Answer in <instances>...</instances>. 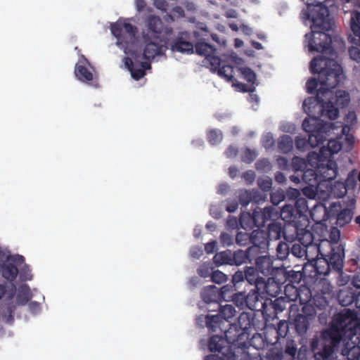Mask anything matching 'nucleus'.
Masks as SVG:
<instances>
[{"label": "nucleus", "mask_w": 360, "mask_h": 360, "mask_svg": "<svg viewBox=\"0 0 360 360\" xmlns=\"http://www.w3.org/2000/svg\"><path fill=\"white\" fill-rule=\"evenodd\" d=\"M356 314L354 310L344 309L335 313L328 326L321 331V339L325 341L322 351L314 353L312 360H330L335 351L346 338L356 333Z\"/></svg>", "instance_id": "f257e3e1"}, {"label": "nucleus", "mask_w": 360, "mask_h": 360, "mask_svg": "<svg viewBox=\"0 0 360 360\" xmlns=\"http://www.w3.org/2000/svg\"><path fill=\"white\" fill-rule=\"evenodd\" d=\"M307 9L302 11V15L305 20L312 22L311 32L305 34L309 50L323 53L331 47V36L326 32L333 30L334 19L323 3L315 1L313 4H307Z\"/></svg>", "instance_id": "f03ea898"}, {"label": "nucleus", "mask_w": 360, "mask_h": 360, "mask_svg": "<svg viewBox=\"0 0 360 360\" xmlns=\"http://www.w3.org/2000/svg\"><path fill=\"white\" fill-rule=\"evenodd\" d=\"M349 101L350 96L347 91H333L323 86L318 89L316 97L304 99L303 109L310 115L314 114L318 108L321 117L333 120L338 117L340 110L347 106Z\"/></svg>", "instance_id": "7ed1b4c3"}, {"label": "nucleus", "mask_w": 360, "mask_h": 360, "mask_svg": "<svg viewBox=\"0 0 360 360\" xmlns=\"http://www.w3.org/2000/svg\"><path fill=\"white\" fill-rule=\"evenodd\" d=\"M309 69L312 74L319 75L318 79L311 77L306 83L307 91L311 94L317 91L319 84L333 91L340 82L343 74L341 65L336 60L322 56L311 60Z\"/></svg>", "instance_id": "20e7f679"}, {"label": "nucleus", "mask_w": 360, "mask_h": 360, "mask_svg": "<svg viewBox=\"0 0 360 360\" xmlns=\"http://www.w3.org/2000/svg\"><path fill=\"white\" fill-rule=\"evenodd\" d=\"M195 53L205 57L203 62L209 65L212 72H217L220 77L227 82H233V67L222 63L221 58L216 55L217 49L213 46L203 41H198L195 44Z\"/></svg>", "instance_id": "39448f33"}, {"label": "nucleus", "mask_w": 360, "mask_h": 360, "mask_svg": "<svg viewBox=\"0 0 360 360\" xmlns=\"http://www.w3.org/2000/svg\"><path fill=\"white\" fill-rule=\"evenodd\" d=\"M341 255L342 257H345L344 247L340 244L336 243L335 245L331 246L328 258L315 259L313 257V259H311L310 262H314L311 266L314 269L315 276H327L332 273L333 271L332 257L337 258L336 256H341ZM333 260L336 261L335 259Z\"/></svg>", "instance_id": "423d86ee"}, {"label": "nucleus", "mask_w": 360, "mask_h": 360, "mask_svg": "<svg viewBox=\"0 0 360 360\" xmlns=\"http://www.w3.org/2000/svg\"><path fill=\"white\" fill-rule=\"evenodd\" d=\"M317 315V311L311 304H304L301 310V313H298L295 316L290 324L295 328L296 333L301 337L304 336L309 330L311 322Z\"/></svg>", "instance_id": "0eeeda50"}, {"label": "nucleus", "mask_w": 360, "mask_h": 360, "mask_svg": "<svg viewBox=\"0 0 360 360\" xmlns=\"http://www.w3.org/2000/svg\"><path fill=\"white\" fill-rule=\"evenodd\" d=\"M308 162L310 166H317L321 183L324 181H330L334 180L338 175V165L333 159L321 157V158H315L313 160L309 158V153L307 155Z\"/></svg>", "instance_id": "6e6552de"}, {"label": "nucleus", "mask_w": 360, "mask_h": 360, "mask_svg": "<svg viewBox=\"0 0 360 360\" xmlns=\"http://www.w3.org/2000/svg\"><path fill=\"white\" fill-rule=\"evenodd\" d=\"M224 333V340L228 342L229 346H234L238 344H242L250 340V333L243 332L238 326L233 323H227L221 330Z\"/></svg>", "instance_id": "1a4fd4ad"}, {"label": "nucleus", "mask_w": 360, "mask_h": 360, "mask_svg": "<svg viewBox=\"0 0 360 360\" xmlns=\"http://www.w3.org/2000/svg\"><path fill=\"white\" fill-rule=\"evenodd\" d=\"M234 323L243 332L250 333V335L252 329L261 330L264 325L257 319L255 312H242Z\"/></svg>", "instance_id": "9d476101"}, {"label": "nucleus", "mask_w": 360, "mask_h": 360, "mask_svg": "<svg viewBox=\"0 0 360 360\" xmlns=\"http://www.w3.org/2000/svg\"><path fill=\"white\" fill-rule=\"evenodd\" d=\"M259 271L253 266H247L245 269V278L250 284L255 285V288L262 292L269 293V283L270 278L266 280L259 275Z\"/></svg>", "instance_id": "9b49d317"}, {"label": "nucleus", "mask_w": 360, "mask_h": 360, "mask_svg": "<svg viewBox=\"0 0 360 360\" xmlns=\"http://www.w3.org/2000/svg\"><path fill=\"white\" fill-rule=\"evenodd\" d=\"M349 24L354 35L359 37V45L349 48V53L352 60L360 63V11L352 12Z\"/></svg>", "instance_id": "f8f14e48"}, {"label": "nucleus", "mask_w": 360, "mask_h": 360, "mask_svg": "<svg viewBox=\"0 0 360 360\" xmlns=\"http://www.w3.org/2000/svg\"><path fill=\"white\" fill-rule=\"evenodd\" d=\"M337 139L328 140L327 146H323L319 149V152H309V158L314 160L315 158H326L333 159V155L338 153L342 149V143L338 139H342L343 136H336Z\"/></svg>", "instance_id": "ddd939ff"}, {"label": "nucleus", "mask_w": 360, "mask_h": 360, "mask_svg": "<svg viewBox=\"0 0 360 360\" xmlns=\"http://www.w3.org/2000/svg\"><path fill=\"white\" fill-rule=\"evenodd\" d=\"M281 219L287 224H292L295 229L304 226V220L300 218L302 215L299 211L292 205H285L280 212Z\"/></svg>", "instance_id": "4468645a"}, {"label": "nucleus", "mask_w": 360, "mask_h": 360, "mask_svg": "<svg viewBox=\"0 0 360 360\" xmlns=\"http://www.w3.org/2000/svg\"><path fill=\"white\" fill-rule=\"evenodd\" d=\"M278 212L271 206L265 207L263 210L259 211L256 209L252 213L251 219L253 221L256 226L259 227L265 224L269 220H273L277 218Z\"/></svg>", "instance_id": "2eb2a0df"}, {"label": "nucleus", "mask_w": 360, "mask_h": 360, "mask_svg": "<svg viewBox=\"0 0 360 360\" xmlns=\"http://www.w3.org/2000/svg\"><path fill=\"white\" fill-rule=\"evenodd\" d=\"M194 48L195 49V44L193 45L191 41L190 34L187 32H180L172 45L173 51L187 54L193 53Z\"/></svg>", "instance_id": "dca6fc26"}, {"label": "nucleus", "mask_w": 360, "mask_h": 360, "mask_svg": "<svg viewBox=\"0 0 360 360\" xmlns=\"http://www.w3.org/2000/svg\"><path fill=\"white\" fill-rule=\"evenodd\" d=\"M315 250L316 252V257L319 256V255H321L322 256H326L322 254L320 250V246L318 245H302V243H295L290 248V253L295 257L300 259H304L307 260L308 262L313 259V257H310L309 252Z\"/></svg>", "instance_id": "f3484780"}, {"label": "nucleus", "mask_w": 360, "mask_h": 360, "mask_svg": "<svg viewBox=\"0 0 360 360\" xmlns=\"http://www.w3.org/2000/svg\"><path fill=\"white\" fill-rule=\"evenodd\" d=\"M250 340L234 346H229V351L226 355L228 360H252L248 349Z\"/></svg>", "instance_id": "a211bd4d"}, {"label": "nucleus", "mask_w": 360, "mask_h": 360, "mask_svg": "<svg viewBox=\"0 0 360 360\" xmlns=\"http://www.w3.org/2000/svg\"><path fill=\"white\" fill-rule=\"evenodd\" d=\"M151 38L148 34L143 32V39L146 44L143 52V57L148 60L153 59L158 55H161L163 51V46L159 43L153 41Z\"/></svg>", "instance_id": "6ab92c4d"}, {"label": "nucleus", "mask_w": 360, "mask_h": 360, "mask_svg": "<svg viewBox=\"0 0 360 360\" xmlns=\"http://www.w3.org/2000/svg\"><path fill=\"white\" fill-rule=\"evenodd\" d=\"M124 63L126 68L130 72L131 77L136 81L145 76V71L146 70L151 68L150 62L140 63L139 65L135 66L130 57H125L124 58Z\"/></svg>", "instance_id": "aec40b11"}, {"label": "nucleus", "mask_w": 360, "mask_h": 360, "mask_svg": "<svg viewBox=\"0 0 360 360\" xmlns=\"http://www.w3.org/2000/svg\"><path fill=\"white\" fill-rule=\"evenodd\" d=\"M302 129L308 135H314V133L321 134L326 132V123L321 119L312 116L305 118L302 122Z\"/></svg>", "instance_id": "412c9836"}, {"label": "nucleus", "mask_w": 360, "mask_h": 360, "mask_svg": "<svg viewBox=\"0 0 360 360\" xmlns=\"http://www.w3.org/2000/svg\"><path fill=\"white\" fill-rule=\"evenodd\" d=\"M336 257L337 258H335L336 259L335 262L333 260L334 257H332V264H333V271L332 274L335 275L336 283L339 286H343L349 283L351 278L350 276L343 271L345 257H342V255Z\"/></svg>", "instance_id": "4be33fe9"}, {"label": "nucleus", "mask_w": 360, "mask_h": 360, "mask_svg": "<svg viewBox=\"0 0 360 360\" xmlns=\"http://www.w3.org/2000/svg\"><path fill=\"white\" fill-rule=\"evenodd\" d=\"M326 136H296L295 146L300 151L319 146L326 141Z\"/></svg>", "instance_id": "5701e85b"}, {"label": "nucleus", "mask_w": 360, "mask_h": 360, "mask_svg": "<svg viewBox=\"0 0 360 360\" xmlns=\"http://www.w3.org/2000/svg\"><path fill=\"white\" fill-rule=\"evenodd\" d=\"M238 198L241 205L245 207L251 202L259 203L261 201H264L266 195L255 189L244 190L240 192Z\"/></svg>", "instance_id": "b1692460"}, {"label": "nucleus", "mask_w": 360, "mask_h": 360, "mask_svg": "<svg viewBox=\"0 0 360 360\" xmlns=\"http://www.w3.org/2000/svg\"><path fill=\"white\" fill-rule=\"evenodd\" d=\"M264 293L266 292H262L256 288L251 290L246 295L247 307L252 311H259L262 308L263 302L266 299L262 295Z\"/></svg>", "instance_id": "393cba45"}, {"label": "nucleus", "mask_w": 360, "mask_h": 360, "mask_svg": "<svg viewBox=\"0 0 360 360\" xmlns=\"http://www.w3.org/2000/svg\"><path fill=\"white\" fill-rule=\"evenodd\" d=\"M208 348L212 352H217L226 356L229 351V345L222 336L214 335L209 339Z\"/></svg>", "instance_id": "a878e982"}, {"label": "nucleus", "mask_w": 360, "mask_h": 360, "mask_svg": "<svg viewBox=\"0 0 360 360\" xmlns=\"http://www.w3.org/2000/svg\"><path fill=\"white\" fill-rule=\"evenodd\" d=\"M147 33L153 39H158L162 31V22L157 15H149L146 19Z\"/></svg>", "instance_id": "bb28decb"}, {"label": "nucleus", "mask_w": 360, "mask_h": 360, "mask_svg": "<svg viewBox=\"0 0 360 360\" xmlns=\"http://www.w3.org/2000/svg\"><path fill=\"white\" fill-rule=\"evenodd\" d=\"M255 268L264 276L273 275L276 268L273 266V259L269 255L259 256L256 258Z\"/></svg>", "instance_id": "cd10ccee"}, {"label": "nucleus", "mask_w": 360, "mask_h": 360, "mask_svg": "<svg viewBox=\"0 0 360 360\" xmlns=\"http://www.w3.org/2000/svg\"><path fill=\"white\" fill-rule=\"evenodd\" d=\"M200 296L202 300L207 304L215 303L218 306L223 301L219 293V289L215 285L205 287L200 292Z\"/></svg>", "instance_id": "c85d7f7f"}, {"label": "nucleus", "mask_w": 360, "mask_h": 360, "mask_svg": "<svg viewBox=\"0 0 360 360\" xmlns=\"http://www.w3.org/2000/svg\"><path fill=\"white\" fill-rule=\"evenodd\" d=\"M251 243L258 246L262 251H267L269 245V240L266 231L263 230H254L252 232Z\"/></svg>", "instance_id": "c756f323"}, {"label": "nucleus", "mask_w": 360, "mask_h": 360, "mask_svg": "<svg viewBox=\"0 0 360 360\" xmlns=\"http://www.w3.org/2000/svg\"><path fill=\"white\" fill-rule=\"evenodd\" d=\"M314 169L306 168L301 174L302 181L310 186H319L321 183L319 179V174L317 172V166H311Z\"/></svg>", "instance_id": "7c9ffc66"}, {"label": "nucleus", "mask_w": 360, "mask_h": 360, "mask_svg": "<svg viewBox=\"0 0 360 360\" xmlns=\"http://www.w3.org/2000/svg\"><path fill=\"white\" fill-rule=\"evenodd\" d=\"M206 326L212 331L217 332L218 329L221 331L224 330L226 321L223 320L221 316L219 314L216 315H207L205 316Z\"/></svg>", "instance_id": "2f4dec72"}, {"label": "nucleus", "mask_w": 360, "mask_h": 360, "mask_svg": "<svg viewBox=\"0 0 360 360\" xmlns=\"http://www.w3.org/2000/svg\"><path fill=\"white\" fill-rule=\"evenodd\" d=\"M268 234L269 240H279L281 236H285L284 228L281 223L277 221H273L268 226Z\"/></svg>", "instance_id": "473e14b6"}, {"label": "nucleus", "mask_w": 360, "mask_h": 360, "mask_svg": "<svg viewBox=\"0 0 360 360\" xmlns=\"http://www.w3.org/2000/svg\"><path fill=\"white\" fill-rule=\"evenodd\" d=\"M295 229L296 238L302 245H317L313 243V236L311 231L306 229L298 227Z\"/></svg>", "instance_id": "72a5a7b5"}, {"label": "nucleus", "mask_w": 360, "mask_h": 360, "mask_svg": "<svg viewBox=\"0 0 360 360\" xmlns=\"http://www.w3.org/2000/svg\"><path fill=\"white\" fill-rule=\"evenodd\" d=\"M311 217L316 223L326 221L328 219V210L326 207L322 204L316 205L311 212Z\"/></svg>", "instance_id": "f704fd0d"}, {"label": "nucleus", "mask_w": 360, "mask_h": 360, "mask_svg": "<svg viewBox=\"0 0 360 360\" xmlns=\"http://www.w3.org/2000/svg\"><path fill=\"white\" fill-rule=\"evenodd\" d=\"M266 321L274 320L277 318V313L271 305V299L266 298L262 304V308L259 309Z\"/></svg>", "instance_id": "c9c22d12"}, {"label": "nucleus", "mask_w": 360, "mask_h": 360, "mask_svg": "<svg viewBox=\"0 0 360 360\" xmlns=\"http://www.w3.org/2000/svg\"><path fill=\"white\" fill-rule=\"evenodd\" d=\"M338 300L344 307L355 304V292L352 289L342 290L338 295Z\"/></svg>", "instance_id": "e433bc0d"}, {"label": "nucleus", "mask_w": 360, "mask_h": 360, "mask_svg": "<svg viewBox=\"0 0 360 360\" xmlns=\"http://www.w3.org/2000/svg\"><path fill=\"white\" fill-rule=\"evenodd\" d=\"M75 74L77 78L82 82H89L94 79L93 74L84 65H76Z\"/></svg>", "instance_id": "4c0bfd02"}, {"label": "nucleus", "mask_w": 360, "mask_h": 360, "mask_svg": "<svg viewBox=\"0 0 360 360\" xmlns=\"http://www.w3.org/2000/svg\"><path fill=\"white\" fill-rule=\"evenodd\" d=\"M345 124H341L342 127L341 134L340 135H350L349 132L352 128V126L356 122V116L354 112H349L345 117Z\"/></svg>", "instance_id": "58836bf2"}, {"label": "nucleus", "mask_w": 360, "mask_h": 360, "mask_svg": "<svg viewBox=\"0 0 360 360\" xmlns=\"http://www.w3.org/2000/svg\"><path fill=\"white\" fill-rule=\"evenodd\" d=\"M1 273L6 279L13 281L18 276V269L13 263L4 264L1 266Z\"/></svg>", "instance_id": "ea45409f"}, {"label": "nucleus", "mask_w": 360, "mask_h": 360, "mask_svg": "<svg viewBox=\"0 0 360 360\" xmlns=\"http://www.w3.org/2000/svg\"><path fill=\"white\" fill-rule=\"evenodd\" d=\"M32 296L30 294V290L27 285H22L19 290L18 292L16 295V302L18 305H25L29 300L31 299Z\"/></svg>", "instance_id": "a19ab883"}, {"label": "nucleus", "mask_w": 360, "mask_h": 360, "mask_svg": "<svg viewBox=\"0 0 360 360\" xmlns=\"http://www.w3.org/2000/svg\"><path fill=\"white\" fill-rule=\"evenodd\" d=\"M278 151L287 154L293 148V140L292 136H280L278 141Z\"/></svg>", "instance_id": "79ce46f5"}, {"label": "nucleus", "mask_w": 360, "mask_h": 360, "mask_svg": "<svg viewBox=\"0 0 360 360\" xmlns=\"http://www.w3.org/2000/svg\"><path fill=\"white\" fill-rule=\"evenodd\" d=\"M213 260L217 266L223 264L232 265L231 251L226 250L216 253Z\"/></svg>", "instance_id": "37998d69"}, {"label": "nucleus", "mask_w": 360, "mask_h": 360, "mask_svg": "<svg viewBox=\"0 0 360 360\" xmlns=\"http://www.w3.org/2000/svg\"><path fill=\"white\" fill-rule=\"evenodd\" d=\"M219 315L221 316L223 320L227 323H230L229 319H232L236 313L235 307L231 304H225L224 306L219 304L218 306Z\"/></svg>", "instance_id": "c03bdc74"}, {"label": "nucleus", "mask_w": 360, "mask_h": 360, "mask_svg": "<svg viewBox=\"0 0 360 360\" xmlns=\"http://www.w3.org/2000/svg\"><path fill=\"white\" fill-rule=\"evenodd\" d=\"M354 212L352 208H345L342 210L337 217V224L344 226L349 223L353 217Z\"/></svg>", "instance_id": "a18cd8bd"}, {"label": "nucleus", "mask_w": 360, "mask_h": 360, "mask_svg": "<svg viewBox=\"0 0 360 360\" xmlns=\"http://www.w3.org/2000/svg\"><path fill=\"white\" fill-rule=\"evenodd\" d=\"M232 265L239 266L244 263L249 262V258L245 250H238L231 252Z\"/></svg>", "instance_id": "49530a36"}, {"label": "nucleus", "mask_w": 360, "mask_h": 360, "mask_svg": "<svg viewBox=\"0 0 360 360\" xmlns=\"http://www.w3.org/2000/svg\"><path fill=\"white\" fill-rule=\"evenodd\" d=\"M293 207H296L297 211H299V214L302 215L300 218L304 220V223H308L307 216L306 214L308 207L306 199L300 197L295 201Z\"/></svg>", "instance_id": "de8ad7c7"}, {"label": "nucleus", "mask_w": 360, "mask_h": 360, "mask_svg": "<svg viewBox=\"0 0 360 360\" xmlns=\"http://www.w3.org/2000/svg\"><path fill=\"white\" fill-rule=\"evenodd\" d=\"M236 291V286L233 283H229L222 286L219 289V293L223 301H228L235 294Z\"/></svg>", "instance_id": "09e8293b"}, {"label": "nucleus", "mask_w": 360, "mask_h": 360, "mask_svg": "<svg viewBox=\"0 0 360 360\" xmlns=\"http://www.w3.org/2000/svg\"><path fill=\"white\" fill-rule=\"evenodd\" d=\"M308 165H309L308 160L306 161L304 159L297 156L292 158L291 162V166L295 173L301 174L307 167Z\"/></svg>", "instance_id": "8fccbe9b"}, {"label": "nucleus", "mask_w": 360, "mask_h": 360, "mask_svg": "<svg viewBox=\"0 0 360 360\" xmlns=\"http://www.w3.org/2000/svg\"><path fill=\"white\" fill-rule=\"evenodd\" d=\"M110 30L112 34L120 41L121 43H128L127 40H125V37L123 34V29H122V22H115L110 25Z\"/></svg>", "instance_id": "3c124183"}, {"label": "nucleus", "mask_w": 360, "mask_h": 360, "mask_svg": "<svg viewBox=\"0 0 360 360\" xmlns=\"http://www.w3.org/2000/svg\"><path fill=\"white\" fill-rule=\"evenodd\" d=\"M236 306L240 309L247 307L246 294L243 292H235L230 298Z\"/></svg>", "instance_id": "603ef678"}, {"label": "nucleus", "mask_w": 360, "mask_h": 360, "mask_svg": "<svg viewBox=\"0 0 360 360\" xmlns=\"http://www.w3.org/2000/svg\"><path fill=\"white\" fill-rule=\"evenodd\" d=\"M15 310V306L13 304H8L6 308L1 311V316L6 323H12L13 322Z\"/></svg>", "instance_id": "864d4df0"}, {"label": "nucleus", "mask_w": 360, "mask_h": 360, "mask_svg": "<svg viewBox=\"0 0 360 360\" xmlns=\"http://www.w3.org/2000/svg\"><path fill=\"white\" fill-rule=\"evenodd\" d=\"M289 245L284 242H280L276 248V255L280 260H284L290 253Z\"/></svg>", "instance_id": "5fc2aeb1"}, {"label": "nucleus", "mask_w": 360, "mask_h": 360, "mask_svg": "<svg viewBox=\"0 0 360 360\" xmlns=\"http://www.w3.org/2000/svg\"><path fill=\"white\" fill-rule=\"evenodd\" d=\"M240 71L243 76L244 79L246 80L249 84L255 86L257 79L255 72L250 68H240Z\"/></svg>", "instance_id": "6e6d98bb"}, {"label": "nucleus", "mask_w": 360, "mask_h": 360, "mask_svg": "<svg viewBox=\"0 0 360 360\" xmlns=\"http://www.w3.org/2000/svg\"><path fill=\"white\" fill-rule=\"evenodd\" d=\"M284 352L286 355L290 356L292 359L295 358V356L297 353V348L295 340L288 339L286 341Z\"/></svg>", "instance_id": "4d7b16f0"}, {"label": "nucleus", "mask_w": 360, "mask_h": 360, "mask_svg": "<svg viewBox=\"0 0 360 360\" xmlns=\"http://www.w3.org/2000/svg\"><path fill=\"white\" fill-rule=\"evenodd\" d=\"M252 233L239 231L236 236V242L238 245L245 246L251 243Z\"/></svg>", "instance_id": "13d9d810"}, {"label": "nucleus", "mask_w": 360, "mask_h": 360, "mask_svg": "<svg viewBox=\"0 0 360 360\" xmlns=\"http://www.w3.org/2000/svg\"><path fill=\"white\" fill-rule=\"evenodd\" d=\"M245 252L249 258V263H252L253 260L256 261V258L259 257V254L266 252V251H262L258 246L252 244V245L249 247Z\"/></svg>", "instance_id": "bf43d9fd"}, {"label": "nucleus", "mask_w": 360, "mask_h": 360, "mask_svg": "<svg viewBox=\"0 0 360 360\" xmlns=\"http://www.w3.org/2000/svg\"><path fill=\"white\" fill-rule=\"evenodd\" d=\"M313 307H314V309L324 311L327 310V308L328 307V302L326 300V297L323 296H319L315 298H314L313 300V304H311Z\"/></svg>", "instance_id": "052dcab7"}, {"label": "nucleus", "mask_w": 360, "mask_h": 360, "mask_svg": "<svg viewBox=\"0 0 360 360\" xmlns=\"http://www.w3.org/2000/svg\"><path fill=\"white\" fill-rule=\"evenodd\" d=\"M289 330V323L285 320H281L277 325L276 333L278 337L285 338Z\"/></svg>", "instance_id": "680f3d73"}, {"label": "nucleus", "mask_w": 360, "mask_h": 360, "mask_svg": "<svg viewBox=\"0 0 360 360\" xmlns=\"http://www.w3.org/2000/svg\"><path fill=\"white\" fill-rule=\"evenodd\" d=\"M123 34H126L130 39H133L135 37L137 32V28L134 25L129 22L122 23Z\"/></svg>", "instance_id": "e2e57ef3"}, {"label": "nucleus", "mask_w": 360, "mask_h": 360, "mask_svg": "<svg viewBox=\"0 0 360 360\" xmlns=\"http://www.w3.org/2000/svg\"><path fill=\"white\" fill-rule=\"evenodd\" d=\"M271 305H273L274 310L276 311L277 314L281 313L285 309V302L283 297H277L275 300H271Z\"/></svg>", "instance_id": "0e129e2a"}, {"label": "nucleus", "mask_w": 360, "mask_h": 360, "mask_svg": "<svg viewBox=\"0 0 360 360\" xmlns=\"http://www.w3.org/2000/svg\"><path fill=\"white\" fill-rule=\"evenodd\" d=\"M255 167L257 170L261 171V172H268L271 170V165L270 161L266 158H263L261 160H259L256 164Z\"/></svg>", "instance_id": "69168bd1"}, {"label": "nucleus", "mask_w": 360, "mask_h": 360, "mask_svg": "<svg viewBox=\"0 0 360 360\" xmlns=\"http://www.w3.org/2000/svg\"><path fill=\"white\" fill-rule=\"evenodd\" d=\"M211 279H212V281L215 283L221 284L226 281L227 276L223 272H221L219 270H216L212 273Z\"/></svg>", "instance_id": "338daca9"}, {"label": "nucleus", "mask_w": 360, "mask_h": 360, "mask_svg": "<svg viewBox=\"0 0 360 360\" xmlns=\"http://www.w3.org/2000/svg\"><path fill=\"white\" fill-rule=\"evenodd\" d=\"M280 130L283 133L295 134L296 133L295 125L291 122H283L279 126Z\"/></svg>", "instance_id": "774afa93"}]
</instances>
